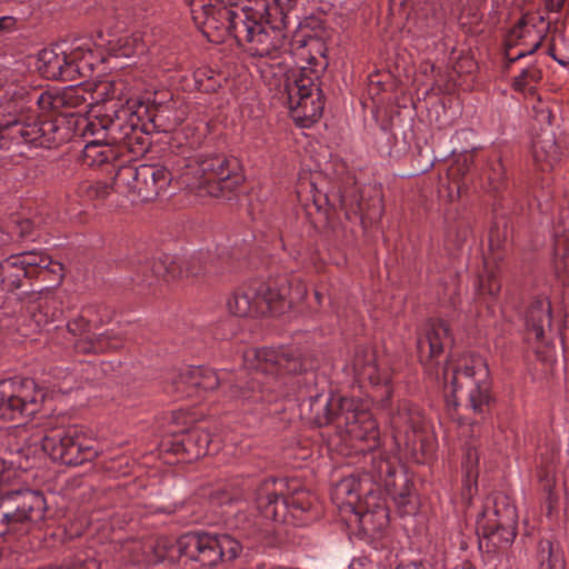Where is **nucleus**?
<instances>
[{"mask_svg": "<svg viewBox=\"0 0 569 569\" xmlns=\"http://www.w3.org/2000/svg\"><path fill=\"white\" fill-rule=\"evenodd\" d=\"M276 10L281 14V26L271 24L269 20L262 21L258 30L250 37L244 51L252 57L276 60L287 53H292L298 71H293L287 78L286 90L288 104L292 119L302 127L309 128L318 121L325 108V97L320 88V73L327 68V48L318 37L308 36L292 44L286 32L287 14L284 10L292 7L279 6L273 0Z\"/></svg>", "mask_w": 569, "mask_h": 569, "instance_id": "1", "label": "nucleus"}, {"mask_svg": "<svg viewBox=\"0 0 569 569\" xmlns=\"http://www.w3.org/2000/svg\"><path fill=\"white\" fill-rule=\"evenodd\" d=\"M446 397L455 406L462 405L475 416L483 418L495 401L492 380L486 360L479 355L452 356L442 368Z\"/></svg>", "mask_w": 569, "mask_h": 569, "instance_id": "2", "label": "nucleus"}, {"mask_svg": "<svg viewBox=\"0 0 569 569\" xmlns=\"http://www.w3.org/2000/svg\"><path fill=\"white\" fill-rule=\"evenodd\" d=\"M71 136L64 117L40 114L32 104L16 102L0 121V149L12 144L52 149L69 141Z\"/></svg>", "mask_w": 569, "mask_h": 569, "instance_id": "3", "label": "nucleus"}, {"mask_svg": "<svg viewBox=\"0 0 569 569\" xmlns=\"http://www.w3.org/2000/svg\"><path fill=\"white\" fill-rule=\"evenodd\" d=\"M142 113H148V104L119 106L112 103L106 107L96 106L91 110V119L86 131L92 134L103 132V140L112 144L120 152L127 150L134 157L144 154L151 140L146 134L142 124Z\"/></svg>", "mask_w": 569, "mask_h": 569, "instance_id": "4", "label": "nucleus"}, {"mask_svg": "<svg viewBox=\"0 0 569 569\" xmlns=\"http://www.w3.org/2000/svg\"><path fill=\"white\" fill-rule=\"evenodd\" d=\"M181 163L178 182L199 196L230 199L243 182L238 161L224 154L198 156Z\"/></svg>", "mask_w": 569, "mask_h": 569, "instance_id": "5", "label": "nucleus"}, {"mask_svg": "<svg viewBox=\"0 0 569 569\" xmlns=\"http://www.w3.org/2000/svg\"><path fill=\"white\" fill-rule=\"evenodd\" d=\"M10 478L4 462L0 461V486ZM48 511L42 491L31 489H0V537H24L40 529Z\"/></svg>", "mask_w": 569, "mask_h": 569, "instance_id": "6", "label": "nucleus"}, {"mask_svg": "<svg viewBox=\"0 0 569 569\" xmlns=\"http://www.w3.org/2000/svg\"><path fill=\"white\" fill-rule=\"evenodd\" d=\"M518 512L510 497L495 492L486 500L477 518L476 531L480 548L487 552L508 548L517 537Z\"/></svg>", "mask_w": 569, "mask_h": 569, "instance_id": "7", "label": "nucleus"}, {"mask_svg": "<svg viewBox=\"0 0 569 569\" xmlns=\"http://www.w3.org/2000/svg\"><path fill=\"white\" fill-rule=\"evenodd\" d=\"M174 547L180 557L207 568L232 562L242 552V545L230 535H212L206 531L186 532L177 539Z\"/></svg>", "mask_w": 569, "mask_h": 569, "instance_id": "8", "label": "nucleus"}, {"mask_svg": "<svg viewBox=\"0 0 569 569\" xmlns=\"http://www.w3.org/2000/svg\"><path fill=\"white\" fill-rule=\"evenodd\" d=\"M178 176L177 168L169 170L163 164H128L117 168L113 183L117 191L136 194L141 201L148 202L164 192L173 179L178 180Z\"/></svg>", "mask_w": 569, "mask_h": 569, "instance_id": "9", "label": "nucleus"}, {"mask_svg": "<svg viewBox=\"0 0 569 569\" xmlns=\"http://www.w3.org/2000/svg\"><path fill=\"white\" fill-rule=\"evenodd\" d=\"M46 390L32 378L0 382V420L13 421L36 415L44 401Z\"/></svg>", "mask_w": 569, "mask_h": 569, "instance_id": "10", "label": "nucleus"}, {"mask_svg": "<svg viewBox=\"0 0 569 569\" xmlns=\"http://www.w3.org/2000/svg\"><path fill=\"white\" fill-rule=\"evenodd\" d=\"M278 480L270 478L263 480L256 490V505L260 518L273 522H286L289 513L298 517V513L311 509L313 499L309 492L297 490L291 496L284 497L278 492Z\"/></svg>", "mask_w": 569, "mask_h": 569, "instance_id": "11", "label": "nucleus"}, {"mask_svg": "<svg viewBox=\"0 0 569 569\" xmlns=\"http://www.w3.org/2000/svg\"><path fill=\"white\" fill-rule=\"evenodd\" d=\"M42 450L66 466H79L98 456L94 440L74 428L53 429L41 439Z\"/></svg>", "mask_w": 569, "mask_h": 569, "instance_id": "12", "label": "nucleus"}, {"mask_svg": "<svg viewBox=\"0 0 569 569\" xmlns=\"http://www.w3.org/2000/svg\"><path fill=\"white\" fill-rule=\"evenodd\" d=\"M336 429L361 452L375 451L380 446L377 421L353 398H342V411L338 415Z\"/></svg>", "mask_w": 569, "mask_h": 569, "instance_id": "13", "label": "nucleus"}, {"mask_svg": "<svg viewBox=\"0 0 569 569\" xmlns=\"http://www.w3.org/2000/svg\"><path fill=\"white\" fill-rule=\"evenodd\" d=\"M390 423L398 446H405L413 453L426 455L430 450L426 418L417 405L407 400L399 401L396 411L391 413Z\"/></svg>", "mask_w": 569, "mask_h": 569, "instance_id": "14", "label": "nucleus"}, {"mask_svg": "<svg viewBox=\"0 0 569 569\" xmlns=\"http://www.w3.org/2000/svg\"><path fill=\"white\" fill-rule=\"evenodd\" d=\"M92 63L86 60V53L77 48L67 53L58 46L44 48L38 54L37 68L49 80L77 81L90 76Z\"/></svg>", "mask_w": 569, "mask_h": 569, "instance_id": "15", "label": "nucleus"}, {"mask_svg": "<svg viewBox=\"0 0 569 569\" xmlns=\"http://www.w3.org/2000/svg\"><path fill=\"white\" fill-rule=\"evenodd\" d=\"M236 0H193L192 20L202 34L213 43L227 40V31Z\"/></svg>", "mask_w": 569, "mask_h": 569, "instance_id": "16", "label": "nucleus"}, {"mask_svg": "<svg viewBox=\"0 0 569 569\" xmlns=\"http://www.w3.org/2000/svg\"><path fill=\"white\" fill-rule=\"evenodd\" d=\"M96 306H86L82 308L79 316L73 318L67 323L68 331L73 336L80 338L74 342V349L78 353H103L107 351L118 350L122 348L123 341L120 337L109 332L90 338L86 336L89 333L92 325L101 322V319H94L93 315L97 312Z\"/></svg>", "mask_w": 569, "mask_h": 569, "instance_id": "17", "label": "nucleus"}, {"mask_svg": "<svg viewBox=\"0 0 569 569\" xmlns=\"http://www.w3.org/2000/svg\"><path fill=\"white\" fill-rule=\"evenodd\" d=\"M259 305L266 307L267 313L280 315L291 309L307 295V287L301 281L295 284L287 277L269 279L266 282L254 281Z\"/></svg>", "mask_w": 569, "mask_h": 569, "instance_id": "18", "label": "nucleus"}, {"mask_svg": "<svg viewBox=\"0 0 569 569\" xmlns=\"http://www.w3.org/2000/svg\"><path fill=\"white\" fill-rule=\"evenodd\" d=\"M271 7L259 0L254 4H246L242 0H236L230 16V22L227 31V39H234L238 47L244 49L254 34L258 27L263 21L264 14L271 17Z\"/></svg>", "mask_w": 569, "mask_h": 569, "instance_id": "19", "label": "nucleus"}, {"mask_svg": "<svg viewBox=\"0 0 569 569\" xmlns=\"http://www.w3.org/2000/svg\"><path fill=\"white\" fill-rule=\"evenodd\" d=\"M443 26V10L438 0H417L408 13L407 29L417 40L438 38Z\"/></svg>", "mask_w": 569, "mask_h": 569, "instance_id": "20", "label": "nucleus"}, {"mask_svg": "<svg viewBox=\"0 0 569 569\" xmlns=\"http://www.w3.org/2000/svg\"><path fill=\"white\" fill-rule=\"evenodd\" d=\"M254 357L259 361V371L278 375H300L306 372L310 365L295 347H263L254 350Z\"/></svg>", "mask_w": 569, "mask_h": 569, "instance_id": "21", "label": "nucleus"}, {"mask_svg": "<svg viewBox=\"0 0 569 569\" xmlns=\"http://www.w3.org/2000/svg\"><path fill=\"white\" fill-rule=\"evenodd\" d=\"M368 498L352 512L353 518L349 521L357 525L363 537L378 539L382 537L389 525V512L380 492L368 491Z\"/></svg>", "mask_w": 569, "mask_h": 569, "instance_id": "22", "label": "nucleus"}, {"mask_svg": "<svg viewBox=\"0 0 569 569\" xmlns=\"http://www.w3.org/2000/svg\"><path fill=\"white\" fill-rule=\"evenodd\" d=\"M26 311L36 327L41 330L62 317V301L49 288L27 293L23 298Z\"/></svg>", "mask_w": 569, "mask_h": 569, "instance_id": "23", "label": "nucleus"}, {"mask_svg": "<svg viewBox=\"0 0 569 569\" xmlns=\"http://www.w3.org/2000/svg\"><path fill=\"white\" fill-rule=\"evenodd\" d=\"M453 342L451 329L442 319H429L418 337L417 348L421 362L431 361L445 351V348Z\"/></svg>", "mask_w": 569, "mask_h": 569, "instance_id": "24", "label": "nucleus"}, {"mask_svg": "<svg viewBox=\"0 0 569 569\" xmlns=\"http://www.w3.org/2000/svg\"><path fill=\"white\" fill-rule=\"evenodd\" d=\"M34 260L32 251H23L0 261V286L7 291L20 289L24 279L34 278Z\"/></svg>", "mask_w": 569, "mask_h": 569, "instance_id": "25", "label": "nucleus"}, {"mask_svg": "<svg viewBox=\"0 0 569 569\" xmlns=\"http://www.w3.org/2000/svg\"><path fill=\"white\" fill-rule=\"evenodd\" d=\"M368 491L377 492L372 488L371 481L366 477L351 475L341 479L332 489V500L340 508H349L351 512L363 503L365 499L368 498Z\"/></svg>", "mask_w": 569, "mask_h": 569, "instance_id": "26", "label": "nucleus"}, {"mask_svg": "<svg viewBox=\"0 0 569 569\" xmlns=\"http://www.w3.org/2000/svg\"><path fill=\"white\" fill-rule=\"evenodd\" d=\"M28 102L34 103L42 112L52 111L63 113L71 109L87 106V100L78 89L70 88L62 92L34 91L29 94Z\"/></svg>", "mask_w": 569, "mask_h": 569, "instance_id": "27", "label": "nucleus"}, {"mask_svg": "<svg viewBox=\"0 0 569 569\" xmlns=\"http://www.w3.org/2000/svg\"><path fill=\"white\" fill-rule=\"evenodd\" d=\"M210 433L200 428H192L174 435L169 451L181 455L186 461H194L208 453Z\"/></svg>", "mask_w": 569, "mask_h": 569, "instance_id": "28", "label": "nucleus"}, {"mask_svg": "<svg viewBox=\"0 0 569 569\" xmlns=\"http://www.w3.org/2000/svg\"><path fill=\"white\" fill-rule=\"evenodd\" d=\"M226 375L228 376L227 392L232 399L248 403H258L272 402L277 398L272 390L267 388L264 382L261 381V373L258 371L249 379L244 380L241 378L237 379L236 382L232 381L230 373Z\"/></svg>", "mask_w": 569, "mask_h": 569, "instance_id": "29", "label": "nucleus"}, {"mask_svg": "<svg viewBox=\"0 0 569 569\" xmlns=\"http://www.w3.org/2000/svg\"><path fill=\"white\" fill-rule=\"evenodd\" d=\"M183 121V112L176 109L173 102L148 106L142 113V124L147 137L152 132L173 131Z\"/></svg>", "mask_w": 569, "mask_h": 569, "instance_id": "30", "label": "nucleus"}, {"mask_svg": "<svg viewBox=\"0 0 569 569\" xmlns=\"http://www.w3.org/2000/svg\"><path fill=\"white\" fill-rule=\"evenodd\" d=\"M342 398L318 393L310 397L303 406H307V418L317 427L335 425L337 427L338 415L342 411Z\"/></svg>", "mask_w": 569, "mask_h": 569, "instance_id": "31", "label": "nucleus"}, {"mask_svg": "<svg viewBox=\"0 0 569 569\" xmlns=\"http://www.w3.org/2000/svg\"><path fill=\"white\" fill-rule=\"evenodd\" d=\"M353 371L358 381L369 382L372 386L387 385L389 376L381 371L377 365L376 352L365 346L357 347L353 356Z\"/></svg>", "mask_w": 569, "mask_h": 569, "instance_id": "32", "label": "nucleus"}, {"mask_svg": "<svg viewBox=\"0 0 569 569\" xmlns=\"http://www.w3.org/2000/svg\"><path fill=\"white\" fill-rule=\"evenodd\" d=\"M227 307L237 317H260L266 309L264 305H259L254 281L238 288L228 299Z\"/></svg>", "mask_w": 569, "mask_h": 569, "instance_id": "33", "label": "nucleus"}, {"mask_svg": "<svg viewBox=\"0 0 569 569\" xmlns=\"http://www.w3.org/2000/svg\"><path fill=\"white\" fill-rule=\"evenodd\" d=\"M141 269L143 272L151 271L152 273V277L139 280L140 283H146L148 287H152L159 281L170 282L184 277L183 261L179 263L167 254L151 261H146Z\"/></svg>", "mask_w": 569, "mask_h": 569, "instance_id": "34", "label": "nucleus"}, {"mask_svg": "<svg viewBox=\"0 0 569 569\" xmlns=\"http://www.w3.org/2000/svg\"><path fill=\"white\" fill-rule=\"evenodd\" d=\"M555 269L558 277L569 276V210H562L555 224Z\"/></svg>", "mask_w": 569, "mask_h": 569, "instance_id": "35", "label": "nucleus"}, {"mask_svg": "<svg viewBox=\"0 0 569 569\" xmlns=\"http://www.w3.org/2000/svg\"><path fill=\"white\" fill-rule=\"evenodd\" d=\"M552 310L551 302L547 298H537L528 307L526 312V327L532 331L537 340L545 338L546 329H551Z\"/></svg>", "mask_w": 569, "mask_h": 569, "instance_id": "36", "label": "nucleus"}, {"mask_svg": "<svg viewBox=\"0 0 569 569\" xmlns=\"http://www.w3.org/2000/svg\"><path fill=\"white\" fill-rule=\"evenodd\" d=\"M363 453H369L370 467L360 477H367L371 481L372 488L380 492V485H390V479L396 473V465L388 456L382 453H375L373 451H366Z\"/></svg>", "mask_w": 569, "mask_h": 569, "instance_id": "37", "label": "nucleus"}, {"mask_svg": "<svg viewBox=\"0 0 569 569\" xmlns=\"http://www.w3.org/2000/svg\"><path fill=\"white\" fill-rule=\"evenodd\" d=\"M538 569H565L566 560L562 548L557 540L540 538L533 556Z\"/></svg>", "mask_w": 569, "mask_h": 569, "instance_id": "38", "label": "nucleus"}, {"mask_svg": "<svg viewBox=\"0 0 569 569\" xmlns=\"http://www.w3.org/2000/svg\"><path fill=\"white\" fill-rule=\"evenodd\" d=\"M120 151L114 148L112 144L103 140H94L88 142L81 154V160L84 166L88 167H102L104 164H111L112 168H116L113 162L118 160L120 156Z\"/></svg>", "mask_w": 569, "mask_h": 569, "instance_id": "39", "label": "nucleus"}, {"mask_svg": "<svg viewBox=\"0 0 569 569\" xmlns=\"http://www.w3.org/2000/svg\"><path fill=\"white\" fill-rule=\"evenodd\" d=\"M32 258L36 260L34 278L48 282L53 288L59 287L64 278V267L61 262L52 260L50 256L41 251H32Z\"/></svg>", "mask_w": 569, "mask_h": 569, "instance_id": "40", "label": "nucleus"}, {"mask_svg": "<svg viewBox=\"0 0 569 569\" xmlns=\"http://www.w3.org/2000/svg\"><path fill=\"white\" fill-rule=\"evenodd\" d=\"M103 88L108 98L101 107L117 103L118 107L134 106V109H137L139 104H144L138 98H136L133 88L130 86L127 78H117L108 81Z\"/></svg>", "mask_w": 569, "mask_h": 569, "instance_id": "41", "label": "nucleus"}, {"mask_svg": "<svg viewBox=\"0 0 569 569\" xmlns=\"http://www.w3.org/2000/svg\"><path fill=\"white\" fill-rule=\"evenodd\" d=\"M532 157L539 170H552L560 160L556 140L552 137H537L532 142Z\"/></svg>", "mask_w": 569, "mask_h": 569, "instance_id": "42", "label": "nucleus"}, {"mask_svg": "<svg viewBox=\"0 0 569 569\" xmlns=\"http://www.w3.org/2000/svg\"><path fill=\"white\" fill-rule=\"evenodd\" d=\"M191 382L196 386L198 396L200 397L202 393L208 391H213L218 387H223L227 389L228 386V376L227 372H223V376L218 375L217 371L207 367H191Z\"/></svg>", "mask_w": 569, "mask_h": 569, "instance_id": "43", "label": "nucleus"}, {"mask_svg": "<svg viewBox=\"0 0 569 569\" xmlns=\"http://www.w3.org/2000/svg\"><path fill=\"white\" fill-rule=\"evenodd\" d=\"M472 233L468 219L460 218L448 224L446 232V246L450 251H459L467 243Z\"/></svg>", "mask_w": 569, "mask_h": 569, "instance_id": "44", "label": "nucleus"}, {"mask_svg": "<svg viewBox=\"0 0 569 569\" xmlns=\"http://www.w3.org/2000/svg\"><path fill=\"white\" fill-rule=\"evenodd\" d=\"M191 368L177 373L166 387L167 392L177 396L179 399L199 397L193 381L191 382Z\"/></svg>", "mask_w": 569, "mask_h": 569, "instance_id": "45", "label": "nucleus"}, {"mask_svg": "<svg viewBox=\"0 0 569 569\" xmlns=\"http://www.w3.org/2000/svg\"><path fill=\"white\" fill-rule=\"evenodd\" d=\"M533 33L535 31L528 27L527 18L522 16L505 37L506 54L509 56V51L517 47L527 46V38H530Z\"/></svg>", "mask_w": 569, "mask_h": 569, "instance_id": "46", "label": "nucleus"}, {"mask_svg": "<svg viewBox=\"0 0 569 569\" xmlns=\"http://www.w3.org/2000/svg\"><path fill=\"white\" fill-rule=\"evenodd\" d=\"M211 272V256L208 252H198L183 260L184 277L197 278Z\"/></svg>", "mask_w": 569, "mask_h": 569, "instance_id": "47", "label": "nucleus"}, {"mask_svg": "<svg viewBox=\"0 0 569 569\" xmlns=\"http://www.w3.org/2000/svg\"><path fill=\"white\" fill-rule=\"evenodd\" d=\"M193 78L198 90L206 93L216 92L221 87V74L207 67L198 68Z\"/></svg>", "mask_w": 569, "mask_h": 569, "instance_id": "48", "label": "nucleus"}, {"mask_svg": "<svg viewBox=\"0 0 569 569\" xmlns=\"http://www.w3.org/2000/svg\"><path fill=\"white\" fill-rule=\"evenodd\" d=\"M132 463L129 457L118 456L102 461L101 469L110 478H121L132 472Z\"/></svg>", "mask_w": 569, "mask_h": 569, "instance_id": "49", "label": "nucleus"}, {"mask_svg": "<svg viewBox=\"0 0 569 569\" xmlns=\"http://www.w3.org/2000/svg\"><path fill=\"white\" fill-rule=\"evenodd\" d=\"M243 497V490L238 483H223L210 492L209 499L217 505H226Z\"/></svg>", "mask_w": 569, "mask_h": 569, "instance_id": "50", "label": "nucleus"}, {"mask_svg": "<svg viewBox=\"0 0 569 569\" xmlns=\"http://www.w3.org/2000/svg\"><path fill=\"white\" fill-rule=\"evenodd\" d=\"M116 188L114 183L112 184L104 181H90L86 180L79 184L78 193L81 197H87L88 199H104L107 198L111 190Z\"/></svg>", "mask_w": 569, "mask_h": 569, "instance_id": "51", "label": "nucleus"}, {"mask_svg": "<svg viewBox=\"0 0 569 569\" xmlns=\"http://www.w3.org/2000/svg\"><path fill=\"white\" fill-rule=\"evenodd\" d=\"M339 206L340 209L345 211L347 219H351L352 217H356L363 211L362 203L356 190H351L350 192H341Z\"/></svg>", "mask_w": 569, "mask_h": 569, "instance_id": "52", "label": "nucleus"}, {"mask_svg": "<svg viewBox=\"0 0 569 569\" xmlns=\"http://www.w3.org/2000/svg\"><path fill=\"white\" fill-rule=\"evenodd\" d=\"M487 178L493 191H500L505 187L506 170L500 159H496L489 164Z\"/></svg>", "mask_w": 569, "mask_h": 569, "instance_id": "53", "label": "nucleus"}, {"mask_svg": "<svg viewBox=\"0 0 569 569\" xmlns=\"http://www.w3.org/2000/svg\"><path fill=\"white\" fill-rule=\"evenodd\" d=\"M9 228L11 233L17 234L20 239H30L34 234V222L29 218L14 216L11 218Z\"/></svg>", "mask_w": 569, "mask_h": 569, "instance_id": "54", "label": "nucleus"}, {"mask_svg": "<svg viewBox=\"0 0 569 569\" xmlns=\"http://www.w3.org/2000/svg\"><path fill=\"white\" fill-rule=\"evenodd\" d=\"M500 289V281L493 273H485L478 277L477 292L480 296L488 295L495 297L499 293Z\"/></svg>", "mask_w": 569, "mask_h": 569, "instance_id": "55", "label": "nucleus"}, {"mask_svg": "<svg viewBox=\"0 0 569 569\" xmlns=\"http://www.w3.org/2000/svg\"><path fill=\"white\" fill-rule=\"evenodd\" d=\"M542 77L541 70L536 67H529L521 71V73L513 79L512 87L516 91H525V89L532 82L540 81Z\"/></svg>", "mask_w": 569, "mask_h": 569, "instance_id": "56", "label": "nucleus"}, {"mask_svg": "<svg viewBox=\"0 0 569 569\" xmlns=\"http://www.w3.org/2000/svg\"><path fill=\"white\" fill-rule=\"evenodd\" d=\"M543 38V36H540L529 50H519L516 54H511V51H509V56L505 53L506 59L509 63H513L523 57L535 53L541 47Z\"/></svg>", "mask_w": 569, "mask_h": 569, "instance_id": "57", "label": "nucleus"}, {"mask_svg": "<svg viewBox=\"0 0 569 569\" xmlns=\"http://www.w3.org/2000/svg\"><path fill=\"white\" fill-rule=\"evenodd\" d=\"M478 463V452L477 449L468 446L466 449V459L463 465L468 469V475L471 473V468Z\"/></svg>", "mask_w": 569, "mask_h": 569, "instance_id": "58", "label": "nucleus"}, {"mask_svg": "<svg viewBox=\"0 0 569 569\" xmlns=\"http://www.w3.org/2000/svg\"><path fill=\"white\" fill-rule=\"evenodd\" d=\"M398 507L402 510V512L405 513H409L412 511V508L411 509H408V506L410 505V499H409V493H403V492H400L396 498H395Z\"/></svg>", "mask_w": 569, "mask_h": 569, "instance_id": "59", "label": "nucleus"}, {"mask_svg": "<svg viewBox=\"0 0 569 569\" xmlns=\"http://www.w3.org/2000/svg\"><path fill=\"white\" fill-rule=\"evenodd\" d=\"M16 19L10 16L0 17V34L14 28Z\"/></svg>", "mask_w": 569, "mask_h": 569, "instance_id": "60", "label": "nucleus"}, {"mask_svg": "<svg viewBox=\"0 0 569 569\" xmlns=\"http://www.w3.org/2000/svg\"><path fill=\"white\" fill-rule=\"evenodd\" d=\"M467 171H468V164H467V158H465L462 163L460 161H457V163L449 169V176L453 177L456 174V172L463 176Z\"/></svg>", "mask_w": 569, "mask_h": 569, "instance_id": "61", "label": "nucleus"}, {"mask_svg": "<svg viewBox=\"0 0 569 569\" xmlns=\"http://www.w3.org/2000/svg\"><path fill=\"white\" fill-rule=\"evenodd\" d=\"M536 117H537V119L539 121H543V122H546L548 124H551L552 118H553L551 111L549 109H547V108L546 109L541 108V109L537 110L536 111Z\"/></svg>", "mask_w": 569, "mask_h": 569, "instance_id": "62", "label": "nucleus"}, {"mask_svg": "<svg viewBox=\"0 0 569 569\" xmlns=\"http://www.w3.org/2000/svg\"><path fill=\"white\" fill-rule=\"evenodd\" d=\"M547 53H548V56H550L555 61H557L559 64H560V61L563 59V56H568L567 53H559V54H557V52H556V46H555V43H553V42H551V43L548 46Z\"/></svg>", "mask_w": 569, "mask_h": 569, "instance_id": "63", "label": "nucleus"}, {"mask_svg": "<svg viewBox=\"0 0 569 569\" xmlns=\"http://www.w3.org/2000/svg\"><path fill=\"white\" fill-rule=\"evenodd\" d=\"M396 569H428L422 562H410L407 565L397 566Z\"/></svg>", "mask_w": 569, "mask_h": 569, "instance_id": "64", "label": "nucleus"}]
</instances>
